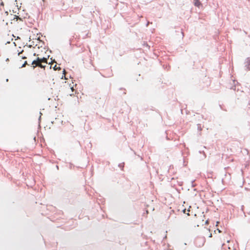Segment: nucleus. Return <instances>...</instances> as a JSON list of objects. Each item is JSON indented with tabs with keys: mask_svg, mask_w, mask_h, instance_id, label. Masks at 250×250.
Instances as JSON below:
<instances>
[{
	"mask_svg": "<svg viewBox=\"0 0 250 250\" xmlns=\"http://www.w3.org/2000/svg\"><path fill=\"white\" fill-rule=\"evenodd\" d=\"M229 240H227V242L229 243Z\"/></svg>",
	"mask_w": 250,
	"mask_h": 250,
	"instance_id": "obj_12",
	"label": "nucleus"
},
{
	"mask_svg": "<svg viewBox=\"0 0 250 250\" xmlns=\"http://www.w3.org/2000/svg\"><path fill=\"white\" fill-rule=\"evenodd\" d=\"M27 64V62H26V61H25V62H24V63L23 64V65H22V67H25V65H26V64Z\"/></svg>",
	"mask_w": 250,
	"mask_h": 250,
	"instance_id": "obj_6",
	"label": "nucleus"
},
{
	"mask_svg": "<svg viewBox=\"0 0 250 250\" xmlns=\"http://www.w3.org/2000/svg\"><path fill=\"white\" fill-rule=\"evenodd\" d=\"M54 69L55 70H57V69H60V67H57V66H56V65L54 66Z\"/></svg>",
	"mask_w": 250,
	"mask_h": 250,
	"instance_id": "obj_7",
	"label": "nucleus"
},
{
	"mask_svg": "<svg viewBox=\"0 0 250 250\" xmlns=\"http://www.w3.org/2000/svg\"><path fill=\"white\" fill-rule=\"evenodd\" d=\"M194 3L195 6L198 7H199V6L202 5L201 3L199 0H194Z\"/></svg>",
	"mask_w": 250,
	"mask_h": 250,
	"instance_id": "obj_4",
	"label": "nucleus"
},
{
	"mask_svg": "<svg viewBox=\"0 0 250 250\" xmlns=\"http://www.w3.org/2000/svg\"><path fill=\"white\" fill-rule=\"evenodd\" d=\"M205 243V240L203 238L197 239L195 242V246L197 248L202 247Z\"/></svg>",
	"mask_w": 250,
	"mask_h": 250,
	"instance_id": "obj_3",
	"label": "nucleus"
},
{
	"mask_svg": "<svg viewBox=\"0 0 250 250\" xmlns=\"http://www.w3.org/2000/svg\"><path fill=\"white\" fill-rule=\"evenodd\" d=\"M47 64V59L46 58H40L37 57V58L32 62V65L34 68L37 66H39L42 68L45 69V67Z\"/></svg>",
	"mask_w": 250,
	"mask_h": 250,
	"instance_id": "obj_1",
	"label": "nucleus"
},
{
	"mask_svg": "<svg viewBox=\"0 0 250 250\" xmlns=\"http://www.w3.org/2000/svg\"><path fill=\"white\" fill-rule=\"evenodd\" d=\"M183 211H184V213H187L186 209H184Z\"/></svg>",
	"mask_w": 250,
	"mask_h": 250,
	"instance_id": "obj_10",
	"label": "nucleus"
},
{
	"mask_svg": "<svg viewBox=\"0 0 250 250\" xmlns=\"http://www.w3.org/2000/svg\"><path fill=\"white\" fill-rule=\"evenodd\" d=\"M43 1L45 0H42Z\"/></svg>",
	"mask_w": 250,
	"mask_h": 250,
	"instance_id": "obj_13",
	"label": "nucleus"
},
{
	"mask_svg": "<svg viewBox=\"0 0 250 250\" xmlns=\"http://www.w3.org/2000/svg\"><path fill=\"white\" fill-rule=\"evenodd\" d=\"M71 89L72 90V91H73V90H74L73 87H71Z\"/></svg>",
	"mask_w": 250,
	"mask_h": 250,
	"instance_id": "obj_11",
	"label": "nucleus"
},
{
	"mask_svg": "<svg viewBox=\"0 0 250 250\" xmlns=\"http://www.w3.org/2000/svg\"><path fill=\"white\" fill-rule=\"evenodd\" d=\"M0 5H1V6H3V5H4L3 2H1L0 3Z\"/></svg>",
	"mask_w": 250,
	"mask_h": 250,
	"instance_id": "obj_8",
	"label": "nucleus"
},
{
	"mask_svg": "<svg viewBox=\"0 0 250 250\" xmlns=\"http://www.w3.org/2000/svg\"><path fill=\"white\" fill-rule=\"evenodd\" d=\"M5 21H6V24L8 25L10 24H16L17 23L22 22V19L16 15L13 16L11 14L10 15H7ZM3 21H4V20H3Z\"/></svg>",
	"mask_w": 250,
	"mask_h": 250,
	"instance_id": "obj_2",
	"label": "nucleus"
},
{
	"mask_svg": "<svg viewBox=\"0 0 250 250\" xmlns=\"http://www.w3.org/2000/svg\"><path fill=\"white\" fill-rule=\"evenodd\" d=\"M183 211H184V213H187L186 209H184Z\"/></svg>",
	"mask_w": 250,
	"mask_h": 250,
	"instance_id": "obj_9",
	"label": "nucleus"
},
{
	"mask_svg": "<svg viewBox=\"0 0 250 250\" xmlns=\"http://www.w3.org/2000/svg\"><path fill=\"white\" fill-rule=\"evenodd\" d=\"M23 51H21V52L19 53H18V55L20 56V57H21V59H26V56H23L22 55H21L22 53H23Z\"/></svg>",
	"mask_w": 250,
	"mask_h": 250,
	"instance_id": "obj_5",
	"label": "nucleus"
}]
</instances>
